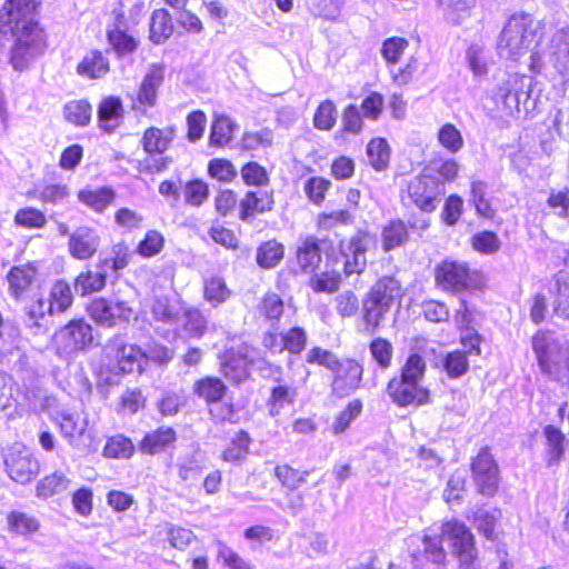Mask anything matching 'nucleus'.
Masks as SVG:
<instances>
[{"instance_id": "nucleus-17", "label": "nucleus", "mask_w": 569, "mask_h": 569, "mask_svg": "<svg viewBox=\"0 0 569 569\" xmlns=\"http://www.w3.org/2000/svg\"><path fill=\"white\" fill-rule=\"evenodd\" d=\"M123 107L117 97L103 99L98 107L99 127L106 132H113L122 122Z\"/></svg>"}, {"instance_id": "nucleus-44", "label": "nucleus", "mask_w": 569, "mask_h": 569, "mask_svg": "<svg viewBox=\"0 0 569 569\" xmlns=\"http://www.w3.org/2000/svg\"><path fill=\"white\" fill-rule=\"evenodd\" d=\"M440 366L449 378L457 379L468 371L469 361L467 359L466 352H462L461 350H455L448 352L440 360Z\"/></svg>"}, {"instance_id": "nucleus-46", "label": "nucleus", "mask_w": 569, "mask_h": 569, "mask_svg": "<svg viewBox=\"0 0 569 569\" xmlns=\"http://www.w3.org/2000/svg\"><path fill=\"white\" fill-rule=\"evenodd\" d=\"M92 108L87 100H73L63 108L64 118L76 126H87L91 120Z\"/></svg>"}, {"instance_id": "nucleus-29", "label": "nucleus", "mask_w": 569, "mask_h": 569, "mask_svg": "<svg viewBox=\"0 0 569 569\" xmlns=\"http://www.w3.org/2000/svg\"><path fill=\"white\" fill-rule=\"evenodd\" d=\"M173 33V22L168 10L158 9L150 18V40L153 43H162Z\"/></svg>"}, {"instance_id": "nucleus-55", "label": "nucleus", "mask_w": 569, "mask_h": 569, "mask_svg": "<svg viewBox=\"0 0 569 569\" xmlns=\"http://www.w3.org/2000/svg\"><path fill=\"white\" fill-rule=\"evenodd\" d=\"M140 11L141 7L134 6L130 10V14L126 16L121 7L114 8L111 12L112 22L108 26V29L133 31L134 27L139 23L138 16Z\"/></svg>"}, {"instance_id": "nucleus-40", "label": "nucleus", "mask_w": 569, "mask_h": 569, "mask_svg": "<svg viewBox=\"0 0 569 569\" xmlns=\"http://www.w3.org/2000/svg\"><path fill=\"white\" fill-rule=\"evenodd\" d=\"M369 163L377 171L385 170L390 160V149L386 139H372L367 146Z\"/></svg>"}, {"instance_id": "nucleus-21", "label": "nucleus", "mask_w": 569, "mask_h": 569, "mask_svg": "<svg viewBox=\"0 0 569 569\" xmlns=\"http://www.w3.org/2000/svg\"><path fill=\"white\" fill-rule=\"evenodd\" d=\"M177 439L176 431L171 427H160L147 433L140 442L143 453L156 455L170 447Z\"/></svg>"}, {"instance_id": "nucleus-60", "label": "nucleus", "mask_w": 569, "mask_h": 569, "mask_svg": "<svg viewBox=\"0 0 569 569\" xmlns=\"http://www.w3.org/2000/svg\"><path fill=\"white\" fill-rule=\"evenodd\" d=\"M90 317L99 325L113 327L111 301L104 298L94 299L88 307Z\"/></svg>"}, {"instance_id": "nucleus-4", "label": "nucleus", "mask_w": 569, "mask_h": 569, "mask_svg": "<svg viewBox=\"0 0 569 569\" xmlns=\"http://www.w3.org/2000/svg\"><path fill=\"white\" fill-rule=\"evenodd\" d=\"M441 537L449 543L452 555L459 561V569L473 567L478 558L475 537L460 520L450 519L441 525Z\"/></svg>"}, {"instance_id": "nucleus-8", "label": "nucleus", "mask_w": 569, "mask_h": 569, "mask_svg": "<svg viewBox=\"0 0 569 569\" xmlns=\"http://www.w3.org/2000/svg\"><path fill=\"white\" fill-rule=\"evenodd\" d=\"M472 478L478 491L485 496H493L498 489V465L488 448H482L471 462Z\"/></svg>"}, {"instance_id": "nucleus-18", "label": "nucleus", "mask_w": 569, "mask_h": 569, "mask_svg": "<svg viewBox=\"0 0 569 569\" xmlns=\"http://www.w3.org/2000/svg\"><path fill=\"white\" fill-rule=\"evenodd\" d=\"M403 295L402 286L398 279L392 276L380 278L368 292V297L383 303L385 306L392 307L395 301L400 300Z\"/></svg>"}, {"instance_id": "nucleus-49", "label": "nucleus", "mask_w": 569, "mask_h": 569, "mask_svg": "<svg viewBox=\"0 0 569 569\" xmlns=\"http://www.w3.org/2000/svg\"><path fill=\"white\" fill-rule=\"evenodd\" d=\"M500 511L492 512L487 510H479L473 517V523L477 530L482 533L487 539L495 540L497 537V525L500 519Z\"/></svg>"}, {"instance_id": "nucleus-13", "label": "nucleus", "mask_w": 569, "mask_h": 569, "mask_svg": "<svg viewBox=\"0 0 569 569\" xmlns=\"http://www.w3.org/2000/svg\"><path fill=\"white\" fill-rule=\"evenodd\" d=\"M100 247V236L93 228L82 226L77 228L69 237L68 249L78 260L91 258Z\"/></svg>"}, {"instance_id": "nucleus-10", "label": "nucleus", "mask_w": 569, "mask_h": 569, "mask_svg": "<svg viewBox=\"0 0 569 569\" xmlns=\"http://www.w3.org/2000/svg\"><path fill=\"white\" fill-rule=\"evenodd\" d=\"M472 273L466 263L445 260L436 267L435 280L446 291L461 292L471 286Z\"/></svg>"}, {"instance_id": "nucleus-2", "label": "nucleus", "mask_w": 569, "mask_h": 569, "mask_svg": "<svg viewBox=\"0 0 569 569\" xmlns=\"http://www.w3.org/2000/svg\"><path fill=\"white\" fill-rule=\"evenodd\" d=\"M538 22L525 12L510 17L500 33L498 53L501 58L517 60L526 54L537 40Z\"/></svg>"}, {"instance_id": "nucleus-38", "label": "nucleus", "mask_w": 569, "mask_h": 569, "mask_svg": "<svg viewBox=\"0 0 569 569\" xmlns=\"http://www.w3.org/2000/svg\"><path fill=\"white\" fill-rule=\"evenodd\" d=\"M107 37L113 51L119 57L130 54L138 48V40L133 36V31L108 29Z\"/></svg>"}, {"instance_id": "nucleus-47", "label": "nucleus", "mask_w": 569, "mask_h": 569, "mask_svg": "<svg viewBox=\"0 0 569 569\" xmlns=\"http://www.w3.org/2000/svg\"><path fill=\"white\" fill-rule=\"evenodd\" d=\"M51 300L48 302L50 313L63 312L72 303V292L70 286L66 281H57L51 289Z\"/></svg>"}, {"instance_id": "nucleus-9", "label": "nucleus", "mask_w": 569, "mask_h": 569, "mask_svg": "<svg viewBox=\"0 0 569 569\" xmlns=\"http://www.w3.org/2000/svg\"><path fill=\"white\" fill-rule=\"evenodd\" d=\"M59 350L71 355L90 347L93 342L92 327L84 320H72L56 335Z\"/></svg>"}, {"instance_id": "nucleus-12", "label": "nucleus", "mask_w": 569, "mask_h": 569, "mask_svg": "<svg viewBox=\"0 0 569 569\" xmlns=\"http://www.w3.org/2000/svg\"><path fill=\"white\" fill-rule=\"evenodd\" d=\"M249 347L243 345L239 350L231 347L221 360V372L233 385L244 382L249 377Z\"/></svg>"}, {"instance_id": "nucleus-15", "label": "nucleus", "mask_w": 569, "mask_h": 569, "mask_svg": "<svg viewBox=\"0 0 569 569\" xmlns=\"http://www.w3.org/2000/svg\"><path fill=\"white\" fill-rule=\"evenodd\" d=\"M548 56L553 68L569 78V24L552 34Z\"/></svg>"}, {"instance_id": "nucleus-24", "label": "nucleus", "mask_w": 569, "mask_h": 569, "mask_svg": "<svg viewBox=\"0 0 569 569\" xmlns=\"http://www.w3.org/2000/svg\"><path fill=\"white\" fill-rule=\"evenodd\" d=\"M107 273L103 267L98 266L96 270H86L81 272L73 283L74 291L81 296H87L104 288Z\"/></svg>"}, {"instance_id": "nucleus-59", "label": "nucleus", "mask_w": 569, "mask_h": 569, "mask_svg": "<svg viewBox=\"0 0 569 569\" xmlns=\"http://www.w3.org/2000/svg\"><path fill=\"white\" fill-rule=\"evenodd\" d=\"M14 222L23 228L39 229L46 226L47 218L41 210L28 207L16 212Z\"/></svg>"}, {"instance_id": "nucleus-64", "label": "nucleus", "mask_w": 569, "mask_h": 569, "mask_svg": "<svg viewBox=\"0 0 569 569\" xmlns=\"http://www.w3.org/2000/svg\"><path fill=\"white\" fill-rule=\"evenodd\" d=\"M163 244V236L156 230H149L138 246V253L146 258L153 257L162 250Z\"/></svg>"}, {"instance_id": "nucleus-1", "label": "nucleus", "mask_w": 569, "mask_h": 569, "mask_svg": "<svg viewBox=\"0 0 569 569\" xmlns=\"http://www.w3.org/2000/svg\"><path fill=\"white\" fill-rule=\"evenodd\" d=\"M39 3V0H6L0 10V32H11L16 38L11 64L17 71L27 69L46 48L43 31L36 21Z\"/></svg>"}, {"instance_id": "nucleus-57", "label": "nucleus", "mask_w": 569, "mask_h": 569, "mask_svg": "<svg viewBox=\"0 0 569 569\" xmlns=\"http://www.w3.org/2000/svg\"><path fill=\"white\" fill-rule=\"evenodd\" d=\"M426 372V362L421 356L413 353L409 356L406 363L401 368L399 377L409 380L416 385H420Z\"/></svg>"}, {"instance_id": "nucleus-34", "label": "nucleus", "mask_w": 569, "mask_h": 569, "mask_svg": "<svg viewBox=\"0 0 569 569\" xmlns=\"http://www.w3.org/2000/svg\"><path fill=\"white\" fill-rule=\"evenodd\" d=\"M150 311L156 321L178 327L179 309L170 302L168 297H156L152 301Z\"/></svg>"}, {"instance_id": "nucleus-43", "label": "nucleus", "mask_w": 569, "mask_h": 569, "mask_svg": "<svg viewBox=\"0 0 569 569\" xmlns=\"http://www.w3.org/2000/svg\"><path fill=\"white\" fill-rule=\"evenodd\" d=\"M445 18L451 24H460L469 16L475 0H439Z\"/></svg>"}, {"instance_id": "nucleus-27", "label": "nucleus", "mask_w": 569, "mask_h": 569, "mask_svg": "<svg viewBox=\"0 0 569 569\" xmlns=\"http://www.w3.org/2000/svg\"><path fill=\"white\" fill-rule=\"evenodd\" d=\"M390 309L391 307L385 306L383 303L380 305L378 301L367 296L362 305L365 331L369 335H375Z\"/></svg>"}, {"instance_id": "nucleus-62", "label": "nucleus", "mask_w": 569, "mask_h": 569, "mask_svg": "<svg viewBox=\"0 0 569 569\" xmlns=\"http://www.w3.org/2000/svg\"><path fill=\"white\" fill-rule=\"evenodd\" d=\"M472 248L485 254H492L500 249L501 242L496 233L482 231L471 238Z\"/></svg>"}, {"instance_id": "nucleus-39", "label": "nucleus", "mask_w": 569, "mask_h": 569, "mask_svg": "<svg viewBox=\"0 0 569 569\" xmlns=\"http://www.w3.org/2000/svg\"><path fill=\"white\" fill-rule=\"evenodd\" d=\"M297 260L300 268L306 272L313 271L321 261L320 249L313 238H308L298 248Z\"/></svg>"}, {"instance_id": "nucleus-16", "label": "nucleus", "mask_w": 569, "mask_h": 569, "mask_svg": "<svg viewBox=\"0 0 569 569\" xmlns=\"http://www.w3.org/2000/svg\"><path fill=\"white\" fill-rule=\"evenodd\" d=\"M333 371L336 372L332 381L335 391L348 395L359 387L362 378V367L357 361L347 359L339 362L338 368Z\"/></svg>"}, {"instance_id": "nucleus-36", "label": "nucleus", "mask_w": 569, "mask_h": 569, "mask_svg": "<svg viewBox=\"0 0 569 569\" xmlns=\"http://www.w3.org/2000/svg\"><path fill=\"white\" fill-rule=\"evenodd\" d=\"M296 395L297 391L295 388L277 382V385L271 388V393L267 401L269 413L273 417L278 416L282 408L293 403Z\"/></svg>"}, {"instance_id": "nucleus-52", "label": "nucleus", "mask_w": 569, "mask_h": 569, "mask_svg": "<svg viewBox=\"0 0 569 569\" xmlns=\"http://www.w3.org/2000/svg\"><path fill=\"white\" fill-rule=\"evenodd\" d=\"M308 475L309 471L306 470L300 472L289 465H281L274 468L276 478L290 491H295L301 483L306 482Z\"/></svg>"}, {"instance_id": "nucleus-53", "label": "nucleus", "mask_w": 569, "mask_h": 569, "mask_svg": "<svg viewBox=\"0 0 569 569\" xmlns=\"http://www.w3.org/2000/svg\"><path fill=\"white\" fill-rule=\"evenodd\" d=\"M133 451L134 447L132 441L121 435L111 437L103 448V455L106 457L117 459L130 458L133 455Z\"/></svg>"}, {"instance_id": "nucleus-51", "label": "nucleus", "mask_w": 569, "mask_h": 569, "mask_svg": "<svg viewBox=\"0 0 569 569\" xmlns=\"http://www.w3.org/2000/svg\"><path fill=\"white\" fill-rule=\"evenodd\" d=\"M408 47L409 41L407 39L390 37L382 42L380 52L388 64H397Z\"/></svg>"}, {"instance_id": "nucleus-63", "label": "nucleus", "mask_w": 569, "mask_h": 569, "mask_svg": "<svg viewBox=\"0 0 569 569\" xmlns=\"http://www.w3.org/2000/svg\"><path fill=\"white\" fill-rule=\"evenodd\" d=\"M363 129L361 112L356 104L345 108L341 117V130L351 134H359Z\"/></svg>"}, {"instance_id": "nucleus-7", "label": "nucleus", "mask_w": 569, "mask_h": 569, "mask_svg": "<svg viewBox=\"0 0 569 569\" xmlns=\"http://www.w3.org/2000/svg\"><path fill=\"white\" fill-rule=\"evenodd\" d=\"M445 192L443 182L431 176L415 177L408 184L410 199L426 212H432L437 208Z\"/></svg>"}, {"instance_id": "nucleus-35", "label": "nucleus", "mask_w": 569, "mask_h": 569, "mask_svg": "<svg viewBox=\"0 0 569 569\" xmlns=\"http://www.w3.org/2000/svg\"><path fill=\"white\" fill-rule=\"evenodd\" d=\"M284 256V247L277 240H269L263 242L258 249L256 261L259 267L264 269L274 268Z\"/></svg>"}, {"instance_id": "nucleus-41", "label": "nucleus", "mask_w": 569, "mask_h": 569, "mask_svg": "<svg viewBox=\"0 0 569 569\" xmlns=\"http://www.w3.org/2000/svg\"><path fill=\"white\" fill-rule=\"evenodd\" d=\"M78 199L97 212H102L114 199V191L110 188L98 190H81Z\"/></svg>"}, {"instance_id": "nucleus-23", "label": "nucleus", "mask_w": 569, "mask_h": 569, "mask_svg": "<svg viewBox=\"0 0 569 569\" xmlns=\"http://www.w3.org/2000/svg\"><path fill=\"white\" fill-rule=\"evenodd\" d=\"M37 269L32 263L12 267L7 276L10 291L18 299L32 284Z\"/></svg>"}, {"instance_id": "nucleus-32", "label": "nucleus", "mask_w": 569, "mask_h": 569, "mask_svg": "<svg viewBox=\"0 0 569 569\" xmlns=\"http://www.w3.org/2000/svg\"><path fill=\"white\" fill-rule=\"evenodd\" d=\"M7 525L10 532L19 536L32 535L40 528V521L36 517L17 510L7 516Z\"/></svg>"}, {"instance_id": "nucleus-37", "label": "nucleus", "mask_w": 569, "mask_h": 569, "mask_svg": "<svg viewBox=\"0 0 569 569\" xmlns=\"http://www.w3.org/2000/svg\"><path fill=\"white\" fill-rule=\"evenodd\" d=\"M556 297L555 313L569 320V273L560 271L555 276Z\"/></svg>"}, {"instance_id": "nucleus-54", "label": "nucleus", "mask_w": 569, "mask_h": 569, "mask_svg": "<svg viewBox=\"0 0 569 569\" xmlns=\"http://www.w3.org/2000/svg\"><path fill=\"white\" fill-rule=\"evenodd\" d=\"M229 296L230 290L222 278L212 277L204 281V298L213 307L224 302Z\"/></svg>"}, {"instance_id": "nucleus-6", "label": "nucleus", "mask_w": 569, "mask_h": 569, "mask_svg": "<svg viewBox=\"0 0 569 569\" xmlns=\"http://www.w3.org/2000/svg\"><path fill=\"white\" fill-rule=\"evenodd\" d=\"M4 466L8 476L21 485L32 481L40 470L38 460L22 443H13L7 449Z\"/></svg>"}, {"instance_id": "nucleus-31", "label": "nucleus", "mask_w": 569, "mask_h": 569, "mask_svg": "<svg viewBox=\"0 0 569 569\" xmlns=\"http://www.w3.org/2000/svg\"><path fill=\"white\" fill-rule=\"evenodd\" d=\"M543 433L547 440V463L548 466L558 465L565 455V435L553 426H547Z\"/></svg>"}, {"instance_id": "nucleus-28", "label": "nucleus", "mask_w": 569, "mask_h": 569, "mask_svg": "<svg viewBox=\"0 0 569 569\" xmlns=\"http://www.w3.org/2000/svg\"><path fill=\"white\" fill-rule=\"evenodd\" d=\"M109 71V62L100 51L87 53L77 67V73L89 79H98Z\"/></svg>"}, {"instance_id": "nucleus-25", "label": "nucleus", "mask_w": 569, "mask_h": 569, "mask_svg": "<svg viewBox=\"0 0 569 569\" xmlns=\"http://www.w3.org/2000/svg\"><path fill=\"white\" fill-rule=\"evenodd\" d=\"M207 328V320L198 309H188L179 316V325L174 329L187 338H200Z\"/></svg>"}, {"instance_id": "nucleus-26", "label": "nucleus", "mask_w": 569, "mask_h": 569, "mask_svg": "<svg viewBox=\"0 0 569 569\" xmlns=\"http://www.w3.org/2000/svg\"><path fill=\"white\" fill-rule=\"evenodd\" d=\"M56 421L60 426L62 436L68 439L70 445H74L87 429V420L81 419L79 415L69 411H61L57 415Z\"/></svg>"}, {"instance_id": "nucleus-58", "label": "nucleus", "mask_w": 569, "mask_h": 569, "mask_svg": "<svg viewBox=\"0 0 569 569\" xmlns=\"http://www.w3.org/2000/svg\"><path fill=\"white\" fill-rule=\"evenodd\" d=\"M38 198L44 203L63 204L70 198V191L66 184H47L38 191Z\"/></svg>"}, {"instance_id": "nucleus-42", "label": "nucleus", "mask_w": 569, "mask_h": 569, "mask_svg": "<svg viewBox=\"0 0 569 569\" xmlns=\"http://www.w3.org/2000/svg\"><path fill=\"white\" fill-rule=\"evenodd\" d=\"M69 483L70 480L63 472L56 471L38 482L37 495L43 498L59 495L68 489Z\"/></svg>"}, {"instance_id": "nucleus-45", "label": "nucleus", "mask_w": 569, "mask_h": 569, "mask_svg": "<svg viewBox=\"0 0 569 569\" xmlns=\"http://www.w3.org/2000/svg\"><path fill=\"white\" fill-rule=\"evenodd\" d=\"M234 123L228 117H217L211 124L210 144L217 147L228 144L232 139Z\"/></svg>"}, {"instance_id": "nucleus-48", "label": "nucleus", "mask_w": 569, "mask_h": 569, "mask_svg": "<svg viewBox=\"0 0 569 569\" xmlns=\"http://www.w3.org/2000/svg\"><path fill=\"white\" fill-rule=\"evenodd\" d=\"M517 79H508L496 93V100L501 102L508 114L519 112L520 93L516 89Z\"/></svg>"}, {"instance_id": "nucleus-5", "label": "nucleus", "mask_w": 569, "mask_h": 569, "mask_svg": "<svg viewBox=\"0 0 569 569\" xmlns=\"http://www.w3.org/2000/svg\"><path fill=\"white\" fill-rule=\"evenodd\" d=\"M377 246L375 234L359 230L349 240L340 242V252L345 258L343 271L346 276L360 274L367 266L366 252Z\"/></svg>"}, {"instance_id": "nucleus-56", "label": "nucleus", "mask_w": 569, "mask_h": 569, "mask_svg": "<svg viewBox=\"0 0 569 569\" xmlns=\"http://www.w3.org/2000/svg\"><path fill=\"white\" fill-rule=\"evenodd\" d=\"M438 141L451 153H457L463 147L460 131L451 123H446L439 129Z\"/></svg>"}, {"instance_id": "nucleus-14", "label": "nucleus", "mask_w": 569, "mask_h": 569, "mask_svg": "<svg viewBox=\"0 0 569 569\" xmlns=\"http://www.w3.org/2000/svg\"><path fill=\"white\" fill-rule=\"evenodd\" d=\"M164 79V69L160 64L150 66L140 84L137 102L133 104L136 110L146 112L157 102V92Z\"/></svg>"}, {"instance_id": "nucleus-30", "label": "nucleus", "mask_w": 569, "mask_h": 569, "mask_svg": "<svg viewBox=\"0 0 569 569\" xmlns=\"http://www.w3.org/2000/svg\"><path fill=\"white\" fill-rule=\"evenodd\" d=\"M117 360L122 372L140 371L146 362V352L136 345H123L118 348Z\"/></svg>"}, {"instance_id": "nucleus-61", "label": "nucleus", "mask_w": 569, "mask_h": 569, "mask_svg": "<svg viewBox=\"0 0 569 569\" xmlns=\"http://www.w3.org/2000/svg\"><path fill=\"white\" fill-rule=\"evenodd\" d=\"M249 437L246 431H241L237 439H233L229 447L223 451V459L231 462L244 461L248 453Z\"/></svg>"}, {"instance_id": "nucleus-20", "label": "nucleus", "mask_w": 569, "mask_h": 569, "mask_svg": "<svg viewBox=\"0 0 569 569\" xmlns=\"http://www.w3.org/2000/svg\"><path fill=\"white\" fill-rule=\"evenodd\" d=\"M193 393L207 405L221 401L227 392L224 382L212 376H207L194 381L192 386Z\"/></svg>"}, {"instance_id": "nucleus-3", "label": "nucleus", "mask_w": 569, "mask_h": 569, "mask_svg": "<svg viewBox=\"0 0 569 569\" xmlns=\"http://www.w3.org/2000/svg\"><path fill=\"white\" fill-rule=\"evenodd\" d=\"M532 349L541 371L555 380H569V341H559L550 331L532 337Z\"/></svg>"}, {"instance_id": "nucleus-33", "label": "nucleus", "mask_w": 569, "mask_h": 569, "mask_svg": "<svg viewBox=\"0 0 569 569\" xmlns=\"http://www.w3.org/2000/svg\"><path fill=\"white\" fill-rule=\"evenodd\" d=\"M382 247L385 251L403 246L408 240V229L403 221L392 220L382 229Z\"/></svg>"}, {"instance_id": "nucleus-19", "label": "nucleus", "mask_w": 569, "mask_h": 569, "mask_svg": "<svg viewBox=\"0 0 569 569\" xmlns=\"http://www.w3.org/2000/svg\"><path fill=\"white\" fill-rule=\"evenodd\" d=\"M415 540H420L418 549L412 551V557L415 559L418 560L419 556H421L426 560L436 565H442L445 562L447 555L442 547L441 535H429L426 532L421 538H411L412 542Z\"/></svg>"}, {"instance_id": "nucleus-11", "label": "nucleus", "mask_w": 569, "mask_h": 569, "mask_svg": "<svg viewBox=\"0 0 569 569\" xmlns=\"http://www.w3.org/2000/svg\"><path fill=\"white\" fill-rule=\"evenodd\" d=\"M387 395L398 407L421 406L429 402V391L421 385H416L399 376L393 377L387 385Z\"/></svg>"}, {"instance_id": "nucleus-50", "label": "nucleus", "mask_w": 569, "mask_h": 569, "mask_svg": "<svg viewBox=\"0 0 569 569\" xmlns=\"http://www.w3.org/2000/svg\"><path fill=\"white\" fill-rule=\"evenodd\" d=\"M369 351L372 359L382 370L391 366L393 347L389 340L380 337L373 339L369 345Z\"/></svg>"}, {"instance_id": "nucleus-22", "label": "nucleus", "mask_w": 569, "mask_h": 569, "mask_svg": "<svg viewBox=\"0 0 569 569\" xmlns=\"http://www.w3.org/2000/svg\"><path fill=\"white\" fill-rule=\"evenodd\" d=\"M172 128L162 130L156 127L148 128L141 139L142 148L147 154H162L173 140Z\"/></svg>"}]
</instances>
